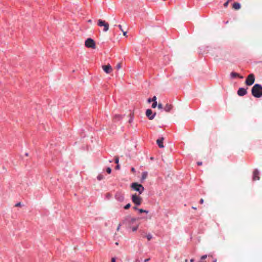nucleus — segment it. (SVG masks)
Here are the masks:
<instances>
[{
    "instance_id": "obj_1",
    "label": "nucleus",
    "mask_w": 262,
    "mask_h": 262,
    "mask_svg": "<svg viewBox=\"0 0 262 262\" xmlns=\"http://www.w3.org/2000/svg\"><path fill=\"white\" fill-rule=\"evenodd\" d=\"M125 221L127 224L128 227L132 229L133 231H136L137 230L139 224L137 222V219L136 218L127 217L125 219Z\"/></svg>"
},
{
    "instance_id": "obj_2",
    "label": "nucleus",
    "mask_w": 262,
    "mask_h": 262,
    "mask_svg": "<svg viewBox=\"0 0 262 262\" xmlns=\"http://www.w3.org/2000/svg\"><path fill=\"white\" fill-rule=\"evenodd\" d=\"M252 95L255 98L262 96V85L260 84H255L251 89Z\"/></svg>"
},
{
    "instance_id": "obj_3",
    "label": "nucleus",
    "mask_w": 262,
    "mask_h": 262,
    "mask_svg": "<svg viewBox=\"0 0 262 262\" xmlns=\"http://www.w3.org/2000/svg\"><path fill=\"white\" fill-rule=\"evenodd\" d=\"M132 188L136 191H138L139 194H141L144 190V187L140 184H138L137 183H133L131 185Z\"/></svg>"
},
{
    "instance_id": "obj_4",
    "label": "nucleus",
    "mask_w": 262,
    "mask_h": 262,
    "mask_svg": "<svg viewBox=\"0 0 262 262\" xmlns=\"http://www.w3.org/2000/svg\"><path fill=\"white\" fill-rule=\"evenodd\" d=\"M85 46L87 48H92L94 49H95L96 47L95 41L91 38H89L85 40Z\"/></svg>"
},
{
    "instance_id": "obj_5",
    "label": "nucleus",
    "mask_w": 262,
    "mask_h": 262,
    "mask_svg": "<svg viewBox=\"0 0 262 262\" xmlns=\"http://www.w3.org/2000/svg\"><path fill=\"white\" fill-rule=\"evenodd\" d=\"M132 201L136 205L139 206L142 203V198L136 194L132 195Z\"/></svg>"
},
{
    "instance_id": "obj_6",
    "label": "nucleus",
    "mask_w": 262,
    "mask_h": 262,
    "mask_svg": "<svg viewBox=\"0 0 262 262\" xmlns=\"http://www.w3.org/2000/svg\"><path fill=\"white\" fill-rule=\"evenodd\" d=\"M98 26L99 27H103V31L107 32L109 29V25L107 23L105 22V21L103 20L102 19L98 20Z\"/></svg>"
},
{
    "instance_id": "obj_7",
    "label": "nucleus",
    "mask_w": 262,
    "mask_h": 262,
    "mask_svg": "<svg viewBox=\"0 0 262 262\" xmlns=\"http://www.w3.org/2000/svg\"><path fill=\"white\" fill-rule=\"evenodd\" d=\"M254 75L253 74H250L247 77L245 83L247 85H251L254 83Z\"/></svg>"
},
{
    "instance_id": "obj_8",
    "label": "nucleus",
    "mask_w": 262,
    "mask_h": 262,
    "mask_svg": "<svg viewBox=\"0 0 262 262\" xmlns=\"http://www.w3.org/2000/svg\"><path fill=\"white\" fill-rule=\"evenodd\" d=\"M115 198L119 202H122L124 200V194L120 191H118L115 193Z\"/></svg>"
},
{
    "instance_id": "obj_9",
    "label": "nucleus",
    "mask_w": 262,
    "mask_h": 262,
    "mask_svg": "<svg viewBox=\"0 0 262 262\" xmlns=\"http://www.w3.org/2000/svg\"><path fill=\"white\" fill-rule=\"evenodd\" d=\"M156 115V113H152V111L150 109H147L146 111V116L149 120H152L155 116Z\"/></svg>"
},
{
    "instance_id": "obj_10",
    "label": "nucleus",
    "mask_w": 262,
    "mask_h": 262,
    "mask_svg": "<svg viewBox=\"0 0 262 262\" xmlns=\"http://www.w3.org/2000/svg\"><path fill=\"white\" fill-rule=\"evenodd\" d=\"M247 93V89L240 88L237 91V94L239 96H244Z\"/></svg>"
},
{
    "instance_id": "obj_11",
    "label": "nucleus",
    "mask_w": 262,
    "mask_h": 262,
    "mask_svg": "<svg viewBox=\"0 0 262 262\" xmlns=\"http://www.w3.org/2000/svg\"><path fill=\"white\" fill-rule=\"evenodd\" d=\"M259 171L257 169H254V170L253 171V176H252L253 180L256 181V180H259Z\"/></svg>"
},
{
    "instance_id": "obj_12",
    "label": "nucleus",
    "mask_w": 262,
    "mask_h": 262,
    "mask_svg": "<svg viewBox=\"0 0 262 262\" xmlns=\"http://www.w3.org/2000/svg\"><path fill=\"white\" fill-rule=\"evenodd\" d=\"M102 69L104 70V71L107 74L110 73L112 71V68L110 64L103 66Z\"/></svg>"
},
{
    "instance_id": "obj_13",
    "label": "nucleus",
    "mask_w": 262,
    "mask_h": 262,
    "mask_svg": "<svg viewBox=\"0 0 262 262\" xmlns=\"http://www.w3.org/2000/svg\"><path fill=\"white\" fill-rule=\"evenodd\" d=\"M163 140H164L163 137L159 138L157 140V143L160 148L164 147V145L163 143Z\"/></svg>"
},
{
    "instance_id": "obj_14",
    "label": "nucleus",
    "mask_w": 262,
    "mask_h": 262,
    "mask_svg": "<svg viewBox=\"0 0 262 262\" xmlns=\"http://www.w3.org/2000/svg\"><path fill=\"white\" fill-rule=\"evenodd\" d=\"M173 106L171 104L167 103L163 108L166 112H169L172 109Z\"/></svg>"
},
{
    "instance_id": "obj_15",
    "label": "nucleus",
    "mask_w": 262,
    "mask_h": 262,
    "mask_svg": "<svg viewBox=\"0 0 262 262\" xmlns=\"http://www.w3.org/2000/svg\"><path fill=\"white\" fill-rule=\"evenodd\" d=\"M230 78L231 79L235 78L236 77H239V78H243V77L242 76H240L239 74L235 73V72H231L230 75Z\"/></svg>"
},
{
    "instance_id": "obj_16",
    "label": "nucleus",
    "mask_w": 262,
    "mask_h": 262,
    "mask_svg": "<svg viewBox=\"0 0 262 262\" xmlns=\"http://www.w3.org/2000/svg\"><path fill=\"white\" fill-rule=\"evenodd\" d=\"M122 118H123V116H122L121 115H119V114H116L114 116L113 120L115 122L119 121L121 120L122 119Z\"/></svg>"
},
{
    "instance_id": "obj_17",
    "label": "nucleus",
    "mask_w": 262,
    "mask_h": 262,
    "mask_svg": "<svg viewBox=\"0 0 262 262\" xmlns=\"http://www.w3.org/2000/svg\"><path fill=\"white\" fill-rule=\"evenodd\" d=\"M233 8L235 10H238L241 8V4L238 3H234L233 4Z\"/></svg>"
},
{
    "instance_id": "obj_18",
    "label": "nucleus",
    "mask_w": 262,
    "mask_h": 262,
    "mask_svg": "<svg viewBox=\"0 0 262 262\" xmlns=\"http://www.w3.org/2000/svg\"><path fill=\"white\" fill-rule=\"evenodd\" d=\"M148 176V172L147 171H144L142 173L141 181H143L145 180Z\"/></svg>"
},
{
    "instance_id": "obj_19",
    "label": "nucleus",
    "mask_w": 262,
    "mask_h": 262,
    "mask_svg": "<svg viewBox=\"0 0 262 262\" xmlns=\"http://www.w3.org/2000/svg\"><path fill=\"white\" fill-rule=\"evenodd\" d=\"M133 120H134V115L132 114H130L129 119L128 120V122L129 123H131L132 122H133Z\"/></svg>"
},
{
    "instance_id": "obj_20",
    "label": "nucleus",
    "mask_w": 262,
    "mask_h": 262,
    "mask_svg": "<svg viewBox=\"0 0 262 262\" xmlns=\"http://www.w3.org/2000/svg\"><path fill=\"white\" fill-rule=\"evenodd\" d=\"M138 211L140 212V213H148V210H144L143 209H138Z\"/></svg>"
},
{
    "instance_id": "obj_21",
    "label": "nucleus",
    "mask_w": 262,
    "mask_h": 262,
    "mask_svg": "<svg viewBox=\"0 0 262 262\" xmlns=\"http://www.w3.org/2000/svg\"><path fill=\"white\" fill-rule=\"evenodd\" d=\"M98 180L101 181L103 179V176L101 174H99L97 177Z\"/></svg>"
},
{
    "instance_id": "obj_22",
    "label": "nucleus",
    "mask_w": 262,
    "mask_h": 262,
    "mask_svg": "<svg viewBox=\"0 0 262 262\" xmlns=\"http://www.w3.org/2000/svg\"><path fill=\"white\" fill-rule=\"evenodd\" d=\"M146 237L148 241H150L152 238V236L151 234H148L146 235Z\"/></svg>"
},
{
    "instance_id": "obj_23",
    "label": "nucleus",
    "mask_w": 262,
    "mask_h": 262,
    "mask_svg": "<svg viewBox=\"0 0 262 262\" xmlns=\"http://www.w3.org/2000/svg\"><path fill=\"white\" fill-rule=\"evenodd\" d=\"M157 101H155V102H153V103L151 105V107L152 108H155L157 106Z\"/></svg>"
},
{
    "instance_id": "obj_24",
    "label": "nucleus",
    "mask_w": 262,
    "mask_h": 262,
    "mask_svg": "<svg viewBox=\"0 0 262 262\" xmlns=\"http://www.w3.org/2000/svg\"><path fill=\"white\" fill-rule=\"evenodd\" d=\"M130 204L129 203L126 204L125 206H124V208L125 209H128V208H129L130 207Z\"/></svg>"
},
{
    "instance_id": "obj_25",
    "label": "nucleus",
    "mask_w": 262,
    "mask_h": 262,
    "mask_svg": "<svg viewBox=\"0 0 262 262\" xmlns=\"http://www.w3.org/2000/svg\"><path fill=\"white\" fill-rule=\"evenodd\" d=\"M207 255H206V254H205V255H202V256H201V260H204L205 259H206V258H207Z\"/></svg>"
},
{
    "instance_id": "obj_26",
    "label": "nucleus",
    "mask_w": 262,
    "mask_h": 262,
    "mask_svg": "<svg viewBox=\"0 0 262 262\" xmlns=\"http://www.w3.org/2000/svg\"><path fill=\"white\" fill-rule=\"evenodd\" d=\"M158 107L159 109L162 110L163 107V105L161 103H159L158 105Z\"/></svg>"
},
{
    "instance_id": "obj_27",
    "label": "nucleus",
    "mask_w": 262,
    "mask_h": 262,
    "mask_svg": "<svg viewBox=\"0 0 262 262\" xmlns=\"http://www.w3.org/2000/svg\"><path fill=\"white\" fill-rule=\"evenodd\" d=\"M106 172L108 173H111V172H112V169L110 168V167H107L106 168Z\"/></svg>"
},
{
    "instance_id": "obj_28",
    "label": "nucleus",
    "mask_w": 262,
    "mask_h": 262,
    "mask_svg": "<svg viewBox=\"0 0 262 262\" xmlns=\"http://www.w3.org/2000/svg\"><path fill=\"white\" fill-rule=\"evenodd\" d=\"M229 3V1L227 0V1L226 2H225L224 3V7H227L228 6Z\"/></svg>"
},
{
    "instance_id": "obj_29",
    "label": "nucleus",
    "mask_w": 262,
    "mask_h": 262,
    "mask_svg": "<svg viewBox=\"0 0 262 262\" xmlns=\"http://www.w3.org/2000/svg\"><path fill=\"white\" fill-rule=\"evenodd\" d=\"M115 162L116 164H118L119 162V158L118 157H116L115 159Z\"/></svg>"
},
{
    "instance_id": "obj_30",
    "label": "nucleus",
    "mask_w": 262,
    "mask_h": 262,
    "mask_svg": "<svg viewBox=\"0 0 262 262\" xmlns=\"http://www.w3.org/2000/svg\"><path fill=\"white\" fill-rule=\"evenodd\" d=\"M117 26L119 28V29H120V30H121V31H123L122 26L121 25H119Z\"/></svg>"
},
{
    "instance_id": "obj_31",
    "label": "nucleus",
    "mask_w": 262,
    "mask_h": 262,
    "mask_svg": "<svg viewBox=\"0 0 262 262\" xmlns=\"http://www.w3.org/2000/svg\"><path fill=\"white\" fill-rule=\"evenodd\" d=\"M121 68V65H120V63H118L117 66H116V68L119 70V69H120Z\"/></svg>"
},
{
    "instance_id": "obj_32",
    "label": "nucleus",
    "mask_w": 262,
    "mask_h": 262,
    "mask_svg": "<svg viewBox=\"0 0 262 262\" xmlns=\"http://www.w3.org/2000/svg\"><path fill=\"white\" fill-rule=\"evenodd\" d=\"M16 207H20L21 206V203L20 202L17 203L15 204Z\"/></svg>"
},
{
    "instance_id": "obj_33",
    "label": "nucleus",
    "mask_w": 262,
    "mask_h": 262,
    "mask_svg": "<svg viewBox=\"0 0 262 262\" xmlns=\"http://www.w3.org/2000/svg\"><path fill=\"white\" fill-rule=\"evenodd\" d=\"M156 99H157L156 97V96H154V97H153V98H152V99L151 100H152V101L153 102H155V101H156Z\"/></svg>"
},
{
    "instance_id": "obj_34",
    "label": "nucleus",
    "mask_w": 262,
    "mask_h": 262,
    "mask_svg": "<svg viewBox=\"0 0 262 262\" xmlns=\"http://www.w3.org/2000/svg\"><path fill=\"white\" fill-rule=\"evenodd\" d=\"M116 169H120V166L119 165L117 164L115 167Z\"/></svg>"
},
{
    "instance_id": "obj_35",
    "label": "nucleus",
    "mask_w": 262,
    "mask_h": 262,
    "mask_svg": "<svg viewBox=\"0 0 262 262\" xmlns=\"http://www.w3.org/2000/svg\"><path fill=\"white\" fill-rule=\"evenodd\" d=\"M112 262H116V258L115 257L112 258Z\"/></svg>"
},
{
    "instance_id": "obj_36",
    "label": "nucleus",
    "mask_w": 262,
    "mask_h": 262,
    "mask_svg": "<svg viewBox=\"0 0 262 262\" xmlns=\"http://www.w3.org/2000/svg\"><path fill=\"white\" fill-rule=\"evenodd\" d=\"M131 171H132L133 172H135V168L132 167V168H131Z\"/></svg>"
},
{
    "instance_id": "obj_37",
    "label": "nucleus",
    "mask_w": 262,
    "mask_h": 262,
    "mask_svg": "<svg viewBox=\"0 0 262 262\" xmlns=\"http://www.w3.org/2000/svg\"><path fill=\"white\" fill-rule=\"evenodd\" d=\"M197 164L198 165H202V162H197Z\"/></svg>"
},
{
    "instance_id": "obj_38",
    "label": "nucleus",
    "mask_w": 262,
    "mask_h": 262,
    "mask_svg": "<svg viewBox=\"0 0 262 262\" xmlns=\"http://www.w3.org/2000/svg\"><path fill=\"white\" fill-rule=\"evenodd\" d=\"M121 226V224H119L117 228V230L119 231Z\"/></svg>"
},
{
    "instance_id": "obj_39",
    "label": "nucleus",
    "mask_w": 262,
    "mask_h": 262,
    "mask_svg": "<svg viewBox=\"0 0 262 262\" xmlns=\"http://www.w3.org/2000/svg\"><path fill=\"white\" fill-rule=\"evenodd\" d=\"M110 196H111L110 194L107 193V194H106V198H107V199H109V198H110Z\"/></svg>"
},
{
    "instance_id": "obj_40",
    "label": "nucleus",
    "mask_w": 262,
    "mask_h": 262,
    "mask_svg": "<svg viewBox=\"0 0 262 262\" xmlns=\"http://www.w3.org/2000/svg\"><path fill=\"white\" fill-rule=\"evenodd\" d=\"M203 202H204V200H203V199H201L200 200V203L201 204H203Z\"/></svg>"
},
{
    "instance_id": "obj_41",
    "label": "nucleus",
    "mask_w": 262,
    "mask_h": 262,
    "mask_svg": "<svg viewBox=\"0 0 262 262\" xmlns=\"http://www.w3.org/2000/svg\"><path fill=\"white\" fill-rule=\"evenodd\" d=\"M152 101L151 99V98H148V100H147V101L150 103L151 101Z\"/></svg>"
},
{
    "instance_id": "obj_42",
    "label": "nucleus",
    "mask_w": 262,
    "mask_h": 262,
    "mask_svg": "<svg viewBox=\"0 0 262 262\" xmlns=\"http://www.w3.org/2000/svg\"><path fill=\"white\" fill-rule=\"evenodd\" d=\"M122 32H123V35L124 36H126V32H124L123 31Z\"/></svg>"
},
{
    "instance_id": "obj_43",
    "label": "nucleus",
    "mask_w": 262,
    "mask_h": 262,
    "mask_svg": "<svg viewBox=\"0 0 262 262\" xmlns=\"http://www.w3.org/2000/svg\"><path fill=\"white\" fill-rule=\"evenodd\" d=\"M133 208L134 209L137 210L138 211L139 208H138L137 207H134Z\"/></svg>"
},
{
    "instance_id": "obj_44",
    "label": "nucleus",
    "mask_w": 262,
    "mask_h": 262,
    "mask_svg": "<svg viewBox=\"0 0 262 262\" xmlns=\"http://www.w3.org/2000/svg\"><path fill=\"white\" fill-rule=\"evenodd\" d=\"M149 258L145 259L144 260V261H145V262H147L148 261H149Z\"/></svg>"
},
{
    "instance_id": "obj_45",
    "label": "nucleus",
    "mask_w": 262,
    "mask_h": 262,
    "mask_svg": "<svg viewBox=\"0 0 262 262\" xmlns=\"http://www.w3.org/2000/svg\"><path fill=\"white\" fill-rule=\"evenodd\" d=\"M190 261V262H193L194 261V259H191Z\"/></svg>"
},
{
    "instance_id": "obj_46",
    "label": "nucleus",
    "mask_w": 262,
    "mask_h": 262,
    "mask_svg": "<svg viewBox=\"0 0 262 262\" xmlns=\"http://www.w3.org/2000/svg\"><path fill=\"white\" fill-rule=\"evenodd\" d=\"M88 22H89V23H92V20L89 19V20H88Z\"/></svg>"
},
{
    "instance_id": "obj_47",
    "label": "nucleus",
    "mask_w": 262,
    "mask_h": 262,
    "mask_svg": "<svg viewBox=\"0 0 262 262\" xmlns=\"http://www.w3.org/2000/svg\"><path fill=\"white\" fill-rule=\"evenodd\" d=\"M213 262H216V259H214Z\"/></svg>"
},
{
    "instance_id": "obj_48",
    "label": "nucleus",
    "mask_w": 262,
    "mask_h": 262,
    "mask_svg": "<svg viewBox=\"0 0 262 262\" xmlns=\"http://www.w3.org/2000/svg\"><path fill=\"white\" fill-rule=\"evenodd\" d=\"M228 23V21H227L225 22V24H227Z\"/></svg>"
},
{
    "instance_id": "obj_49",
    "label": "nucleus",
    "mask_w": 262,
    "mask_h": 262,
    "mask_svg": "<svg viewBox=\"0 0 262 262\" xmlns=\"http://www.w3.org/2000/svg\"><path fill=\"white\" fill-rule=\"evenodd\" d=\"M150 159L152 160L154 159V158L153 157H151Z\"/></svg>"
},
{
    "instance_id": "obj_50",
    "label": "nucleus",
    "mask_w": 262,
    "mask_h": 262,
    "mask_svg": "<svg viewBox=\"0 0 262 262\" xmlns=\"http://www.w3.org/2000/svg\"><path fill=\"white\" fill-rule=\"evenodd\" d=\"M192 208L194 209H196V208H195L194 207H192Z\"/></svg>"
},
{
    "instance_id": "obj_51",
    "label": "nucleus",
    "mask_w": 262,
    "mask_h": 262,
    "mask_svg": "<svg viewBox=\"0 0 262 262\" xmlns=\"http://www.w3.org/2000/svg\"><path fill=\"white\" fill-rule=\"evenodd\" d=\"M188 261V260L187 259H186L185 260V262H187Z\"/></svg>"
},
{
    "instance_id": "obj_52",
    "label": "nucleus",
    "mask_w": 262,
    "mask_h": 262,
    "mask_svg": "<svg viewBox=\"0 0 262 262\" xmlns=\"http://www.w3.org/2000/svg\"><path fill=\"white\" fill-rule=\"evenodd\" d=\"M201 262H206V261H201Z\"/></svg>"
}]
</instances>
